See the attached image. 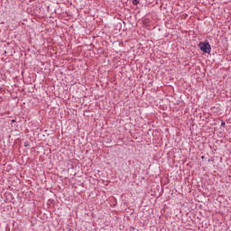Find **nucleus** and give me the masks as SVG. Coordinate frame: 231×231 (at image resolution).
Instances as JSON below:
<instances>
[{"label": "nucleus", "mask_w": 231, "mask_h": 231, "mask_svg": "<svg viewBox=\"0 0 231 231\" xmlns=\"http://www.w3.org/2000/svg\"><path fill=\"white\" fill-rule=\"evenodd\" d=\"M221 125H226L225 122H222V123H221Z\"/></svg>", "instance_id": "obj_3"}, {"label": "nucleus", "mask_w": 231, "mask_h": 231, "mask_svg": "<svg viewBox=\"0 0 231 231\" xmlns=\"http://www.w3.org/2000/svg\"><path fill=\"white\" fill-rule=\"evenodd\" d=\"M140 4V2L138 0H133V5H134V6L138 5Z\"/></svg>", "instance_id": "obj_2"}, {"label": "nucleus", "mask_w": 231, "mask_h": 231, "mask_svg": "<svg viewBox=\"0 0 231 231\" xmlns=\"http://www.w3.org/2000/svg\"><path fill=\"white\" fill-rule=\"evenodd\" d=\"M12 122L14 123V122H15V120H14V119H13V120H12Z\"/></svg>", "instance_id": "obj_4"}, {"label": "nucleus", "mask_w": 231, "mask_h": 231, "mask_svg": "<svg viewBox=\"0 0 231 231\" xmlns=\"http://www.w3.org/2000/svg\"><path fill=\"white\" fill-rule=\"evenodd\" d=\"M199 48L201 51H203V53H210L212 48L210 47V43H208V42H200L199 43Z\"/></svg>", "instance_id": "obj_1"}]
</instances>
